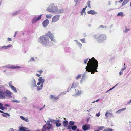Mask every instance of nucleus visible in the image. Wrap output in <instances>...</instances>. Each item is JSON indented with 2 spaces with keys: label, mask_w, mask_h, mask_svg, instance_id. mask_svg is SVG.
Segmentation results:
<instances>
[{
  "label": "nucleus",
  "mask_w": 131,
  "mask_h": 131,
  "mask_svg": "<svg viewBox=\"0 0 131 131\" xmlns=\"http://www.w3.org/2000/svg\"><path fill=\"white\" fill-rule=\"evenodd\" d=\"M87 64L85 68L86 71L91 72V74H94L95 72H97V69L98 67V62L94 58L89 59Z\"/></svg>",
  "instance_id": "nucleus-1"
},
{
  "label": "nucleus",
  "mask_w": 131,
  "mask_h": 131,
  "mask_svg": "<svg viewBox=\"0 0 131 131\" xmlns=\"http://www.w3.org/2000/svg\"><path fill=\"white\" fill-rule=\"evenodd\" d=\"M64 10V8H62L59 9L53 3L50 4L47 9V10L50 12L57 14L62 13Z\"/></svg>",
  "instance_id": "nucleus-2"
},
{
  "label": "nucleus",
  "mask_w": 131,
  "mask_h": 131,
  "mask_svg": "<svg viewBox=\"0 0 131 131\" xmlns=\"http://www.w3.org/2000/svg\"><path fill=\"white\" fill-rule=\"evenodd\" d=\"M93 37L97 40L98 43H102L107 40V36L106 35L103 34L99 35H94L93 36Z\"/></svg>",
  "instance_id": "nucleus-3"
},
{
  "label": "nucleus",
  "mask_w": 131,
  "mask_h": 131,
  "mask_svg": "<svg viewBox=\"0 0 131 131\" xmlns=\"http://www.w3.org/2000/svg\"><path fill=\"white\" fill-rule=\"evenodd\" d=\"M39 42L44 46H48L49 44V40L46 35H43L40 37L38 39Z\"/></svg>",
  "instance_id": "nucleus-4"
},
{
  "label": "nucleus",
  "mask_w": 131,
  "mask_h": 131,
  "mask_svg": "<svg viewBox=\"0 0 131 131\" xmlns=\"http://www.w3.org/2000/svg\"><path fill=\"white\" fill-rule=\"evenodd\" d=\"M12 93L9 91L6 90L4 91L1 89H0V99H4L6 97H9L10 98L12 97L11 95Z\"/></svg>",
  "instance_id": "nucleus-5"
},
{
  "label": "nucleus",
  "mask_w": 131,
  "mask_h": 131,
  "mask_svg": "<svg viewBox=\"0 0 131 131\" xmlns=\"http://www.w3.org/2000/svg\"><path fill=\"white\" fill-rule=\"evenodd\" d=\"M45 35H46L48 37H49L51 41H53L55 43H57L56 40L54 39V37L53 35L50 31H49L47 33L45 34Z\"/></svg>",
  "instance_id": "nucleus-6"
},
{
  "label": "nucleus",
  "mask_w": 131,
  "mask_h": 131,
  "mask_svg": "<svg viewBox=\"0 0 131 131\" xmlns=\"http://www.w3.org/2000/svg\"><path fill=\"white\" fill-rule=\"evenodd\" d=\"M42 14L39 15H36L34 16L31 21V23L33 24H35L41 18Z\"/></svg>",
  "instance_id": "nucleus-7"
},
{
  "label": "nucleus",
  "mask_w": 131,
  "mask_h": 131,
  "mask_svg": "<svg viewBox=\"0 0 131 131\" xmlns=\"http://www.w3.org/2000/svg\"><path fill=\"white\" fill-rule=\"evenodd\" d=\"M3 68H6L8 69H17L21 68V67L19 66H14L12 65L8 64L2 67Z\"/></svg>",
  "instance_id": "nucleus-8"
},
{
  "label": "nucleus",
  "mask_w": 131,
  "mask_h": 131,
  "mask_svg": "<svg viewBox=\"0 0 131 131\" xmlns=\"http://www.w3.org/2000/svg\"><path fill=\"white\" fill-rule=\"evenodd\" d=\"M60 16V15H57L54 16L52 18L51 22L54 23L58 21Z\"/></svg>",
  "instance_id": "nucleus-9"
},
{
  "label": "nucleus",
  "mask_w": 131,
  "mask_h": 131,
  "mask_svg": "<svg viewBox=\"0 0 131 131\" xmlns=\"http://www.w3.org/2000/svg\"><path fill=\"white\" fill-rule=\"evenodd\" d=\"M106 117L107 118L109 117L114 118L115 116L113 115V113L109 112L108 110H107L105 114Z\"/></svg>",
  "instance_id": "nucleus-10"
},
{
  "label": "nucleus",
  "mask_w": 131,
  "mask_h": 131,
  "mask_svg": "<svg viewBox=\"0 0 131 131\" xmlns=\"http://www.w3.org/2000/svg\"><path fill=\"white\" fill-rule=\"evenodd\" d=\"M59 98V96H57L55 95H50V99L52 101H56Z\"/></svg>",
  "instance_id": "nucleus-11"
},
{
  "label": "nucleus",
  "mask_w": 131,
  "mask_h": 131,
  "mask_svg": "<svg viewBox=\"0 0 131 131\" xmlns=\"http://www.w3.org/2000/svg\"><path fill=\"white\" fill-rule=\"evenodd\" d=\"M49 23L48 20L47 19H46L45 20L42 22V24L43 26L44 27H46L47 26Z\"/></svg>",
  "instance_id": "nucleus-12"
},
{
  "label": "nucleus",
  "mask_w": 131,
  "mask_h": 131,
  "mask_svg": "<svg viewBox=\"0 0 131 131\" xmlns=\"http://www.w3.org/2000/svg\"><path fill=\"white\" fill-rule=\"evenodd\" d=\"M90 124H87L83 125L82 127V129L84 131L87 130H89L90 128Z\"/></svg>",
  "instance_id": "nucleus-13"
},
{
  "label": "nucleus",
  "mask_w": 131,
  "mask_h": 131,
  "mask_svg": "<svg viewBox=\"0 0 131 131\" xmlns=\"http://www.w3.org/2000/svg\"><path fill=\"white\" fill-rule=\"evenodd\" d=\"M52 127V126L51 124H47L43 127V129H50Z\"/></svg>",
  "instance_id": "nucleus-14"
},
{
  "label": "nucleus",
  "mask_w": 131,
  "mask_h": 131,
  "mask_svg": "<svg viewBox=\"0 0 131 131\" xmlns=\"http://www.w3.org/2000/svg\"><path fill=\"white\" fill-rule=\"evenodd\" d=\"M12 47V46L10 44L8 45L7 46H2L3 50L7 49Z\"/></svg>",
  "instance_id": "nucleus-15"
},
{
  "label": "nucleus",
  "mask_w": 131,
  "mask_h": 131,
  "mask_svg": "<svg viewBox=\"0 0 131 131\" xmlns=\"http://www.w3.org/2000/svg\"><path fill=\"white\" fill-rule=\"evenodd\" d=\"M9 86L11 88L12 90L14 91L15 92H17L16 88L14 86L12 85L11 83H9Z\"/></svg>",
  "instance_id": "nucleus-16"
},
{
  "label": "nucleus",
  "mask_w": 131,
  "mask_h": 131,
  "mask_svg": "<svg viewBox=\"0 0 131 131\" xmlns=\"http://www.w3.org/2000/svg\"><path fill=\"white\" fill-rule=\"evenodd\" d=\"M38 80L41 83V84H42L43 85L45 81V79L43 78L42 77H39Z\"/></svg>",
  "instance_id": "nucleus-17"
},
{
  "label": "nucleus",
  "mask_w": 131,
  "mask_h": 131,
  "mask_svg": "<svg viewBox=\"0 0 131 131\" xmlns=\"http://www.w3.org/2000/svg\"><path fill=\"white\" fill-rule=\"evenodd\" d=\"M89 14H90L92 15H94L95 14H97V13L95 12L94 10H90L87 12Z\"/></svg>",
  "instance_id": "nucleus-18"
},
{
  "label": "nucleus",
  "mask_w": 131,
  "mask_h": 131,
  "mask_svg": "<svg viewBox=\"0 0 131 131\" xmlns=\"http://www.w3.org/2000/svg\"><path fill=\"white\" fill-rule=\"evenodd\" d=\"M79 84V83L77 82H73L72 84L71 89L75 88L77 87Z\"/></svg>",
  "instance_id": "nucleus-19"
},
{
  "label": "nucleus",
  "mask_w": 131,
  "mask_h": 131,
  "mask_svg": "<svg viewBox=\"0 0 131 131\" xmlns=\"http://www.w3.org/2000/svg\"><path fill=\"white\" fill-rule=\"evenodd\" d=\"M31 85L33 87H36L37 86L36 84V80L34 78L31 82Z\"/></svg>",
  "instance_id": "nucleus-20"
},
{
  "label": "nucleus",
  "mask_w": 131,
  "mask_h": 131,
  "mask_svg": "<svg viewBox=\"0 0 131 131\" xmlns=\"http://www.w3.org/2000/svg\"><path fill=\"white\" fill-rule=\"evenodd\" d=\"M74 41L76 42V43L77 45L79 48L81 49L82 47V44L80 43V42H79L77 40H74Z\"/></svg>",
  "instance_id": "nucleus-21"
},
{
  "label": "nucleus",
  "mask_w": 131,
  "mask_h": 131,
  "mask_svg": "<svg viewBox=\"0 0 131 131\" xmlns=\"http://www.w3.org/2000/svg\"><path fill=\"white\" fill-rule=\"evenodd\" d=\"M75 90L76 92L75 94L74 95H72V96H75L77 95H80L81 94V91L78 90Z\"/></svg>",
  "instance_id": "nucleus-22"
},
{
  "label": "nucleus",
  "mask_w": 131,
  "mask_h": 131,
  "mask_svg": "<svg viewBox=\"0 0 131 131\" xmlns=\"http://www.w3.org/2000/svg\"><path fill=\"white\" fill-rule=\"evenodd\" d=\"M43 86V85L42 84H41L40 86H37L36 87H37V91H39L42 89Z\"/></svg>",
  "instance_id": "nucleus-23"
},
{
  "label": "nucleus",
  "mask_w": 131,
  "mask_h": 131,
  "mask_svg": "<svg viewBox=\"0 0 131 131\" xmlns=\"http://www.w3.org/2000/svg\"><path fill=\"white\" fill-rule=\"evenodd\" d=\"M126 109V108H124L120 109L116 111V113L117 114H119L122 111L125 110Z\"/></svg>",
  "instance_id": "nucleus-24"
},
{
  "label": "nucleus",
  "mask_w": 131,
  "mask_h": 131,
  "mask_svg": "<svg viewBox=\"0 0 131 131\" xmlns=\"http://www.w3.org/2000/svg\"><path fill=\"white\" fill-rule=\"evenodd\" d=\"M20 12V10L17 11L12 13V15L13 16L15 15L19 14Z\"/></svg>",
  "instance_id": "nucleus-25"
},
{
  "label": "nucleus",
  "mask_w": 131,
  "mask_h": 131,
  "mask_svg": "<svg viewBox=\"0 0 131 131\" xmlns=\"http://www.w3.org/2000/svg\"><path fill=\"white\" fill-rule=\"evenodd\" d=\"M59 121L57 120L55 122L57 126L59 127L61 125V124L60 123H59Z\"/></svg>",
  "instance_id": "nucleus-26"
},
{
  "label": "nucleus",
  "mask_w": 131,
  "mask_h": 131,
  "mask_svg": "<svg viewBox=\"0 0 131 131\" xmlns=\"http://www.w3.org/2000/svg\"><path fill=\"white\" fill-rule=\"evenodd\" d=\"M68 124V122L67 121H64L63 122V126L65 127H66Z\"/></svg>",
  "instance_id": "nucleus-27"
},
{
  "label": "nucleus",
  "mask_w": 131,
  "mask_h": 131,
  "mask_svg": "<svg viewBox=\"0 0 131 131\" xmlns=\"http://www.w3.org/2000/svg\"><path fill=\"white\" fill-rule=\"evenodd\" d=\"M19 129L20 131H26V129H27V128L22 127H19Z\"/></svg>",
  "instance_id": "nucleus-28"
},
{
  "label": "nucleus",
  "mask_w": 131,
  "mask_h": 131,
  "mask_svg": "<svg viewBox=\"0 0 131 131\" xmlns=\"http://www.w3.org/2000/svg\"><path fill=\"white\" fill-rule=\"evenodd\" d=\"M5 108H6L5 107H3V104L0 103V109L2 110H4Z\"/></svg>",
  "instance_id": "nucleus-29"
},
{
  "label": "nucleus",
  "mask_w": 131,
  "mask_h": 131,
  "mask_svg": "<svg viewBox=\"0 0 131 131\" xmlns=\"http://www.w3.org/2000/svg\"><path fill=\"white\" fill-rule=\"evenodd\" d=\"M113 129L111 128H106L104 129L103 131H112Z\"/></svg>",
  "instance_id": "nucleus-30"
},
{
  "label": "nucleus",
  "mask_w": 131,
  "mask_h": 131,
  "mask_svg": "<svg viewBox=\"0 0 131 131\" xmlns=\"http://www.w3.org/2000/svg\"><path fill=\"white\" fill-rule=\"evenodd\" d=\"M117 16L123 17L124 16V14L123 12H121L119 13Z\"/></svg>",
  "instance_id": "nucleus-31"
},
{
  "label": "nucleus",
  "mask_w": 131,
  "mask_h": 131,
  "mask_svg": "<svg viewBox=\"0 0 131 131\" xmlns=\"http://www.w3.org/2000/svg\"><path fill=\"white\" fill-rule=\"evenodd\" d=\"M71 128L73 130H75L77 128V126L75 125H74L71 127Z\"/></svg>",
  "instance_id": "nucleus-32"
},
{
  "label": "nucleus",
  "mask_w": 131,
  "mask_h": 131,
  "mask_svg": "<svg viewBox=\"0 0 131 131\" xmlns=\"http://www.w3.org/2000/svg\"><path fill=\"white\" fill-rule=\"evenodd\" d=\"M52 16V15L50 14H47L46 16V18H48L49 19H50L51 18Z\"/></svg>",
  "instance_id": "nucleus-33"
},
{
  "label": "nucleus",
  "mask_w": 131,
  "mask_h": 131,
  "mask_svg": "<svg viewBox=\"0 0 131 131\" xmlns=\"http://www.w3.org/2000/svg\"><path fill=\"white\" fill-rule=\"evenodd\" d=\"M81 76V75L80 74H78L76 77L75 79L77 80H78L80 78Z\"/></svg>",
  "instance_id": "nucleus-34"
},
{
  "label": "nucleus",
  "mask_w": 131,
  "mask_h": 131,
  "mask_svg": "<svg viewBox=\"0 0 131 131\" xmlns=\"http://www.w3.org/2000/svg\"><path fill=\"white\" fill-rule=\"evenodd\" d=\"M130 30L129 29H127V27H125V29L124 30V31L125 33H127L128 31H129Z\"/></svg>",
  "instance_id": "nucleus-35"
},
{
  "label": "nucleus",
  "mask_w": 131,
  "mask_h": 131,
  "mask_svg": "<svg viewBox=\"0 0 131 131\" xmlns=\"http://www.w3.org/2000/svg\"><path fill=\"white\" fill-rule=\"evenodd\" d=\"M90 3H91V1H89L87 3V4L88 6L90 8H91V5H90Z\"/></svg>",
  "instance_id": "nucleus-36"
},
{
  "label": "nucleus",
  "mask_w": 131,
  "mask_h": 131,
  "mask_svg": "<svg viewBox=\"0 0 131 131\" xmlns=\"http://www.w3.org/2000/svg\"><path fill=\"white\" fill-rule=\"evenodd\" d=\"M85 38H83L80 39V40L83 43H85L86 42H85Z\"/></svg>",
  "instance_id": "nucleus-37"
},
{
  "label": "nucleus",
  "mask_w": 131,
  "mask_h": 131,
  "mask_svg": "<svg viewBox=\"0 0 131 131\" xmlns=\"http://www.w3.org/2000/svg\"><path fill=\"white\" fill-rule=\"evenodd\" d=\"M104 127H105L103 126H99L98 127V128L99 129L98 130H102L103 129Z\"/></svg>",
  "instance_id": "nucleus-38"
},
{
  "label": "nucleus",
  "mask_w": 131,
  "mask_h": 131,
  "mask_svg": "<svg viewBox=\"0 0 131 131\" xmlns=\"http://www.w3.org/2000/svg\"><path fill=\"white\" fill-rule=\"evenodd\" d=\"M74 123L73 121H70L69 122V124L71 126L73 125L74 124Z\"/></svg>",
  "instance_id": "nucleus-39"
},
{
  "label": "nucleus",
  "mask_w": 131,
  "mask_h": 131,
  "mask_svg": "<svg viewBox=\"0 0 131 131\" xmlns=\"http://www.w3.org/2000/svg\"><path fill=\"white\" fill-rule=\"evenodd\" d=\"M0 112L2 113H3L4 114H6L7 116H10V115L8 113H4L3 111L0 110Z\"/></svg>",
  "instance_id": "nucleus-40"
},
{
  "label": "nucleus",
  "mask_w": 131,
  "mask_h": 131,
  "mask_svg": "<svg viewBox=\"0 0 131 131\" xmlns=\"http://www.w3.org/2000/svg\"><path fill=\"white\" fill-rule=\"evenodd\" d=\"M12 102H16V103H20V102L19 101H18L16 100H13L12 101Z\"/></svg>",
  "instance_id": "nucleus-41"
},
{
  "label": "nucleus",
  "mask_w": 131,
  "mask_h": 131,
  "mask_svg": "<svg viewBox=\"0 0 131 131\" xmlns=\"http://www.w3.org/2000/svg\"><path fill=\"white\" fill-rule=\"evenodd\" d=\"M88 60H89L88 58H87V59H86L84 60V63L85 64H86V63H87V62L88 61Z\"/></svg>",
  "instance_id": "nucleus-42"
},
{
  "label": "nucleus",
  "mask_w": 131,
  "mask_h": 131,
  "mask_svg": "<svg viewBox=\"0 0 131 131\" xmlns=\"http://www.w3.org/2000/svg\"><path fill=\"white\" fill-rule=\"evenodd\" d=\"M127 3L125 1H124L123 2V3L122 4V6H123L124 5H126Z\"/></svg>",
  "instance_id": "nucleus-43"
},
{
  "label": "nucleus",
  "mask_w": 131,
  "mask_h": 131,
  "mask_svg": "<svg viewBox=\"0 0 131 131\" xmlns=\"http://www.w3.org/2000/svg\"><path fill=\"white\" fill-rule=\"evenodd\" d=\"M20 118H21V119L23 120H26V118H25L23 116H20Z\"/></svg>",
  "instance_id": "nucleus-44"
},
{
  "label": "nucleus",
  "mask_w": 131,
  "mask_h": 131,
  "mask_svg": "<svg viewBox=\"0 0 131 131\" xmlns=\"http://www.w3.org/2000/svg\"><path fill=\"white\" fill-rule=\"evenodd\" d=\"M100 27L101 28H106V26H104L103 25H100Z\"/></svg>",
  "instance_id": "nucleus-45"
},
{
  "label": "nucleus",
  "mask_w": 131,
  "mask_h": 131,
  "mask_svg": "<svg viewBox=\"0 0 131 131\" xmlns=\"http://www.w3.org/2000/svg\"><path fill=\"white\" fill-rule=\"evenodd\" d=\"M35 61V60L34 59V58L33 57H31V59L29 60V61Z\"/></svg>",
  "instance_id": "nucleus-46"
},
{
  "label": "nucleus",
  "mask_w": 131,
  "mask_h": 131,
  "mask_svg": "<svg viewBox=\"0 0 131 131\" xmlns=\"http://www.w3.org/2000/svg\"><path fill=\"white\" fill-rule=\"evenodd\" d=\"M87 6H86L85 7V8H83L82 10V11L84 12L85 13V10L87 7Z\"/></svg>",
  "instance_id": "nucleus-47"
},
{
  "label": "nucleus",
  "mask_w": 131,
  "mask_h": 131,
  "mask_svg": "<svg viewBox=\"0 0 131 131\" xmlns=\"http://www.w3.org/2000/svg\"><path fill=\"white\" fill-rule=\"evenodd\" d=\"M71 127H72L71 126H70V125H68L67 127V129H68L71 130Z\"/></svg>",
  "instance_id": "nucleus-48"
},
{
  "label": "nucleus",
  "mask_w": 131,
  "mask_h": 131,
  "mask_svg": "<svg viewBox=\"0 0 131 131\" xmlns=\"http://www.w3.org/2000/svg\"><path fill=\"white\" fill-rule=\"evenodd\" d=\"M37 72H39L40 73V74H41L43 72V71H42L41 70H39L37 71Z\"/></svg>",
  "instance_id": "nucleus-49"
},
{
  "label": "nucleus",
  "mask_w": 131,
  "mask_h": 131,
  "mask_svg": "<svg viewBox=\"0 0 131 131\" xmlns=\"http://www.w3.org/2000/svg\"><path fill=\"white\" fill-rule=\"evenodd\" d=\"M84 14V16H85L86 13L84 12H83L82 11L81 13V16H83V14Z\"/></svg>",
  "instance_id": "nucleus-50"
},
{
  "label": "nucleus",
  "mask_w": 131,
  "mask_h": 131,
  "mask_svg": "<svg viewBox=\"0 0 131 131\" xmlns=\"http://www.w3.org/2000/svg\"><path fill=\"white\" fill-rule=\"evenodd\" d=\"M100 115V113L99 112L98 113L96 114L95 116H97V117H99Z\"/></svg>",
  "instance_id": "nucleus-51"
},
{
  "label": "nucleus",
  "mask_w": 131,
  "mask_h": 131,
  "mask_svg": "<svg viewBox=\"0 0 131 131\" xmlns=\"http://www.w3.org/2000/svg\"><path fill=\"white\" fill-rule=\"evenodd\" d=\"M78 1V0H74V2L76 4L75 6H76L77 5V3Z\"/></svg>",
  "instance_id": "nucleus-52"
},
{
  "label": "nucleus",
  "mask_w": 131,
  "mask_h": 131,
  "mask_svg": "<svg viewBox=\"0 0 131 131\" xmlns=\"http://www.w3.org/2000/svg\"><path fill=\"white\" fill-rule=\"evenodd\" d=\"M126 68V67H124V68H122L121 69V71H123L124 70H125Z\"/></svg>",
  "instance_id": "nucleus-53"
},
{
  "label": "nucleus",
  "mask_w": 131,
  "mask_h": 131,
  "mask_svg": "<svg viewBox=\"0 0 131 131\" xmlns=\"http://www.w3.org/2000/svg\"><path fill=\"white\" fill-rule=\"evenodd\" d=\"M7 40L8 41H11L12 40L11 38H7Z\"/></svg>",
  "instance_id": "nucleus-54"
},
{
  "label": "nucleus",
  "mask_w": 131,
  "mask_h": 131,
  "mask_svg": "<svg viewBox=\"0 0 131 131\" xmlns=\"http://www.w3.org/2000/svg\"><path fill=\"white\" fill-rule=\"evenodd\" d=\"M18 32V31H16L15 32V34H14V37H15L16 35V34Z\"/></svg>",
  "instance_id": "nucleus-55"
},
{
  "label": "nucleus",
  "mask_w": 131,
  "mask_h": 131,
  "mask_svg": "<svg viewBox=\"0 0 131 131\" xmlns=\"http://www.w3.org/2000/svg\"><path fill=\"white\" fill-rule=\"evenodd\" d=\"M6 115V114H2V115L3 117H5L6 118H7V116Z\"/></svg>",
  "instance_id": "nucleus-56"
},
{
  "label": "nucleus",
  "mask_w": 131,
  "mask_h": 131,
  "mask_svg": "<svg viewBox=\"0 0 131 131\" xmlns=\"http://www.w3.org/2000/svg\"><path fill=\"white\" fill-rule=\"evenodd\" d=\"M67 92H66V91H65V92H62V93L63 94H66Z\"/></svg>",
  "instance_id": "nucleus-57"
},
{
  "label": "nucleus",
  "mask_w": 131,
  "mask_h": 131,
  "mask_svg": "<svg viewBox=\"0 0 131 131\" xmlns=\"http://www.w3.org/2000/svg\"><path fill=\"white\" fill-rule=\"evenodd\" d=\"M40 74H36V75L38 77H40Z\"/></svg>",
  "instance_id": "nucleus-58"
},
{
  "label": "nucleus",
  "mask_w": 131,
  "mask_h": 131,
  "mask_svg": "<svg viewBox=\"0 0 131 131\" xmlns=\"http://www.w3.org/2000/svg\"><path fill=\"white\" fill-rule=\"evenodd\" d=\"M71 89V88L70 89L69 88V87L67 91H66V92H68Z\"/></svg>",
  "instance_id": "nucleus-59"
},
{
  "label": "nucleus",
  "mask_w": 131,
  "mask_h": 131,
  "mask_svg": "<svg viewBox=\"0 0 131 131\" xmlns=\"http://www.w3.org/2000/svg\"><path fill=\"white\" fill-rule=\"evenodd\" d=\"M71 89V88L70 89L69 88V87L67 91H66V92H68Z\"/></svg>",
  "instance_id": "nucleus-60"
},
{
  "label": "nucleus",
  "mask_w": 131,
  "mask_h": 131,
  "mask_svg": "<svg viewBox=\"0 0 131 131\" xmlns=\"http://www.w3.org/2000/svg\"><path fill=\"white\" fill-rule=\"evenodd\" d=\"M131 103V100L130 101H129V102H127V104H129Z\"/></svg>",
  "instance_id": "nucleus-61"
},
{
  "label": "nucleus",
  "mask_w": 131,
  "mask_h": 131,
  "mask_svg": "<svg viewBox=\"0 0 131 131\" xmlns=\"http://www.w3.org/2000/svg\"><path fill=\"white\" fill-rule=\"evenodd\" d=\"M3 48L2 46H0V51H2Z\"/></svg>",
  "instance_id": "nucleus-62"
},
{
  "label": "nucleus",
  "mask_w": 131,
  "mask_h": 131,
  "mask_svg": "<svg viewBox=\"0 0 131 131\" xmlns=\"http://www.w3.org/2000/svg\"><path fill=\"white\" fill-rule=\"evenodd\" d=\"M41 83L39 82L37 83V85H40Z\"/></svg>",
  "instance_id": "nucleus-63"
},
{
  "label": "nucleus",
  "mask_w": 131,
  "mask_h": 131,
  "mask_svg": "<svg viewBox=\"0 0 131 131\" xmlns=\"http://www.w3.org/2000/svg\"><path fill=\"white\" fill-rule=\"evenodd\" d=\"M122 73L123 72L121 71H120L119 73V75L120 76Z\"/></svg>",
  "instance_id": "nucleus-64"
}]
</instances>
